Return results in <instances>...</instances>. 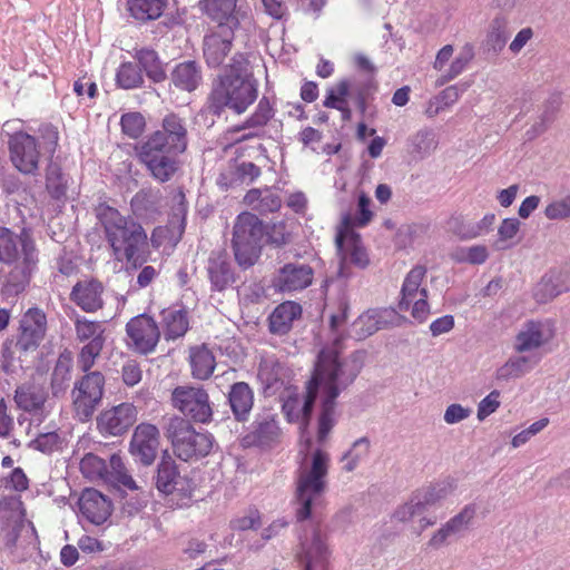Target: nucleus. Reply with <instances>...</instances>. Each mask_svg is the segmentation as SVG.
I'll use <instances>...</instances> for the list:
<instances>
[{
    "label": "nucleus",
    "mask_w": 570,
    "mask_h": 570,
    "mask_svg": "<svg viewBox=\"0 0 570 570\" xmlns=\"http://www.w3.org/2000/svg\"><path fill=\"white\" fill-rule=\"evenodd\" d=\"M79 510L92 524H102L112 511L111 501L95 489H86L79 499Z\"/></svg>",
    "instance_id": "nucleus-25"
},
{
    "label": "nucleus",
    "mask_w": 570,
    "mask_h": 570,
    "mask_svg": "<svg viewBox=\"0 0 570 570\" xmlns=\"http://www.w3.org/2000/svg\"><path fill=\"white\" fill-rule=\"evenodd\" d=\"M330 455L323 450H315L301 461L296 476L294 502L296 518L304 521L311 518L324 504L327 490Z\"/></svg>",
    "instance_id": "nucleus-4"
},
{
    "label": "nucleus",
    "mask_w": 570,
    "mask_h": 570,
    "mask_svg": "<svg viewBox=\"0 0 570 570\" xmlns=\"http://www.w3.org/2000/svg\"><path fill=\"white\" fill-rule=\"evenodd\" d=\"M161 194L158 189L139 190L131 199L132 213L140 218H154L159 213Z\"/></svg>",
    "instance_id": "nucleus-36"
},
{
    "label": "nucleus",
    "mask_w": 570,
    "mask_h": 570,
    "mask_svg": "<svg viewBox=\"0 0 570 570\" xmlns=\"http://www.w3.org/2000/svg\"><path fill=\"white\" fill-rule=\"evenodd\" d=\"M412 150L420 157L430 155L435 149L434 134L430 129H422L411 138Z\"/></svg>",
    "instance_id": "nucleus-55"
},
{
    "label": "nucleus",
    "mask_w": 570,
    "mask_h": 570,
    "mask_svg": "<svg viewBox=\"0 0 570 570\" xmlns=\"http://www.w3.org/2000/svg\"><path fill=\"white\" fill-rule=\"evenodd\" d=\"M298 558L303 570H328L330 551L320 530L314 529L311 537L305 538Z\"/></svg>",
    "instance_id": "nucleus-23"
},
{
    "label": "nucleus",
    "mask_w": 570,
    "mask_h": 570,
    "mask_svg": "<svg viewBox=\"0 0 570 570\" xmlns=\"http://www.w3.org/2000/svg\"><path fill=\"white\" fill-rule=\"evenodd\" d=\"M102 291L99 282H79L73 286L70 296L81 309L91 313L102 307Z\"/></svg>",
    "instance_id": "nucleus-31"
},
{
    "label": "nucleus",
    "mask_w": 570,
    "mask_h": 570,
    "mask_svg": "<svg viewBox=\"0 0 570 570\" xmlns=\"http://www.w3.org/2000/svg\"><path fill=\"white\" fill-rule=\"evenodd\" d=\"M367 90V87L356 80H342L328 91L324 106L340 110L343 119H350V101H353L363 111L365 109Z\"/></svg>",
    "instance_id": "nucleus-13"
},
{
    "label": "nucleus",
    "mask_w": 570,
    "mask_h": 570,
    "mask_svg": "<svg viewBox=\"0 0 570 570\" xmlns=\"http://www.w3.org/2000/svg\"><path fill=\"white\" fill-rule=\"evenodd\" d=\"M48 399V392L40 383L28 382L17 387L14 402L26 412H42Z\"/></svg>",
    "instance_id": "nucleus-29"
},
{
    "label": "nucleus",
    "mask_w": 570,
    "mask_h": 570,
    "mask_svg": "<svg viewBox=\"0 0 570 570\" xmlns=\"http://www.w3.org/2000/svg\"><path fill=\"white\" fill-rule=\"evenodd\" d=\"M10 158L22 174H35L39 166L40 151L36 138L27 132L14 134L9 141Z\"/></svg>",
    "instance_id": "nucleus-15"
},
{
    "label": "nucleus",
    "mask_w": 570,
    "mask_h": 570,
    "mask_svg": "<svg viewBox=\"0 0 570 570\" xmlns=\"http://www.w3.org/2000/svg\"><path fill=\"white\" fill-rule=\"evenodd\" d=\"M282 364L274 357H265L261 361L258 367V377L267 386L271 387L282 379Z\"/></svg>",
    "instance_id": "nucleus-53"
},
{
    "label": "nucleus",
    "mask_w": 570,
    "mask_h": 570,
    "mask_svg": "<svg viewBox=\"0 0 570 570\" xmlns=\"http://www.w3.org/2000/svg\"><path fill=\"white\" fill-rule=\"evenodd\" d=\"M228 401L235 417L245 421L254 404V393L245 382H237L232 385Z\"/></svg>",
    "instance_id": "nucleus-35"
},
{
    "label": "nucleus",
    "mask_w": 570,
    "mask_h": 570,
    "mask_svg": "<svg viewBox=\"0 0 570 570\" xmlns=\"http://www.w3.org/2000/svg\"><path fill=\"white\" fill-rule=\"evenodd\" d=\"M169 81L177 90L195 91L203 81L202 68L196 61L179 62L170 71Z\"/></svg>",
    "instance_id": "nucleus-27"
},
{
    "label": "nucleus",
    "mask_w": 570,
    "mask_h": 570,
    "mask_svg": "<svg viewBox=\"0 0 570 570\" xmlns=\"http://www.w3.org/2000/svg\"><path fill=\"white\" fill-rule=\"evenodd\" d=\"M554 336L549 322L528 321L514 337L513 350L518 354L534 352L548 344Z\"/></svg>",
    "instance_id": "nucleus-17"
},
{
    "label": "nucleus",
    "mask_w": 570,
    "mask_h": 570,
    "mask_svg": "<svg viewBox=\"0 0 570 570\" xmlns=\"http://www.w3.org/2000/svg\"><path fill=\"white\" fill-rule=\"evenodd\" d=\"M175 454L183 461L197 460L209 454L213 436L207 432H197L193 425L180 416H171L165 428Z\"/></svg>",
    "instance_id": "nucleus-7"
},
{
    "label": "nucleus",
    "mask_w": 570,
    "mask_h": 570,
    "mask_svg": "<svg viewBox=\"0 0 570 570\" xmlns=\"http://www.w3.org/2000/svg\"><path fill=\"white\" fill-rule=\"evenodd\" d=\"M235 259L243 268L253 266L259 257L261 244L233 240Z\"/></svg>",
    "instance_id": "nucleus-50"
},
{
    "label": "nucleus",
    "mask_w": 570,
    "mask_h": 570,
    "mask_svg": "<svg viewBox=\"0 0 570 570\" xmlns=\"http://www.w3.org/2000/svg\"><path fill=\"white\" fill-rule=\"evenodd\" d=\"M73 357L71 352H62L51 373V390L53 395L65 393L71 380Z\"/></svg>",
    "instance_id": "nucleus-37"
},
{
    "label": "nucleus",
    "mask_w": 570,
    "mask_h": 570,
    "mask_svg": "<svg viewBox=\"0 0 570 570\" xmlns=\"http://www.w3.org/2000/svg\"><path fill=\"white\" fill-rule=\"evenodd\" d=\"M105 483H109L117 487H125L129 490L137 489L136 482L128 474L124 462L118 454H112L107 463V471L105 475Z\"/></svg>",
    "instance_id": "nucleus-41"
},
{
    "label": "nucleus",
    "mask_w": 570,
    "mask_h": 570,
    "mask_svg": "<svg viewBox=\"0 0 570 570\" xmlns=\"http://www.w3.org/2000/svg\"><path fill=\"white\" fill-rule=\"evenodd\" d=\"M264 236V226L257 216L250 213L238 215L234 225L233 240L261 244Z\"/></svg>",
    "instance_id": "nucleus-33"
},
{
    "label": "nucleus",
    "mask_w": 570,
    "mask_h": 570,
    "mask_svg": "<svg viewBox=\"0 0 570 570\" xmlns=\"http://www.w3.org/2000/svg\"><path fill=\"white\" fill-rule=\"evenodd\" d=\"M313 268L306 264L288 263L281 267L274 277L273 285L282 293L303 291L313 282Z\"/></svg>",
    "instance_id": "nucleus-20"
},
{
    "label": "nucleus",
    "mask_w": 570,
    "mask_h": 570,
    "mask_svg": "<svg viewBox=\"0 0 570 570\" xmlns=\"http://www.w3.org/2000/svg\"><path fill=\"white\" fill-rule=\"evenodd\" d=\"M76 337L87 344H105V327L101 322L89 321L86 317H77L75 321Z\"/></svg>",
    "instance_id": "nucleus-42"
},
{
    "label": "nucleus",
    "mask_w": 570,
    "mask_h": 570,
    "mask_svg": "<svg viewBox=\"0 0 570 570\" xmlns=\"http://www.w3.org/2000/svg\"><path fill=\"white\" fill-rule=\"evenodd\" d=\"M178 476L175 461L170 456H163L157 471V489L166 494L171 493L178 482Z\"/></svg>",
    "instance_id": "nucleus-44"
},
{
    "label": "nucleus",
    "mask_w": 570,
    "mask_h": 570,
    "mask_svg": "<svg viewBox=\"0 0 570 570\" xmlns=\"http://www.w3.org/2000/svg\"><path fill=\"white\" fill-rule=\"evenodd\" d=\"M105 344L95 343L86 344L82 346L78 354V367L82 372H88L96 363L97 357L100 355Z\"/></svg>",
    "instance_id": "nucleus-58"
},
{
    "label": "nucleus",
    "mask_w": 570,
    "mask_h": 570,
    "mask_svg": "<svg viewBox=\"0 0 570 570\" xmlns=\"http://www.w3.org/2000/svg\"><path fill=\"white\" fill-rule=\"evenodd\" d=\"M234 28L230 24L217 26L204 38V57L208 66L218 67L223 63L232 48Z\"/></svg>",
    "instance_id": "nucleus-24"
},
{
    "label": "nucleus",
    "mask_w": 570,
    "mask_h": 570,
    "mask_svg": "<svg viewBox=\"0 0 570 570\" xmlns=\"http://www.w3.org/2000/svg\"><path fill=\"white\" fill-rule=\"evenodd\" d=\"M256 98L257 85L248 70L247 59L244 55L236 53L213 88L212 105L217 112L228 108L240 115Z\"/></svg>",
    "instance_id": "nucleus-5"
},
{
    "label": "nucleus",
    "mask_w": 570,
    "mask_h": 570,
    "mask_svg": "<svg viewBox=\"0 0 570 570\" xmlns=\"http://www.w3.org/2000/svg\"><path fill=\"white\" fill-rule=\"evenodd\" d=\"M80 471L91 481H105L107 462L96 454L88 453L80 461Z\"/></svg>",
    "instance_id": "nucleus-49"
},
{
    "label": "nucleus",
    "mask_w": 570,
    "mask_h": 570,
    "mask_svg": "<svg viewBox=\"0 0 570 570\" xmlns=\"http://www.w3.org/2000/svg\"><path fill=\"white\" fill-rule=\"evenodd\" d=\"M0 518L13 528L22 523L24 510L19 495H7L0 500Z\"/></svg>",
    "instance_id": "nucleus-45"
},
{
    "label": "nucleus",
    "mask_w": 570,
    "mask_h": 570,
    "mask_svg": "<svg viewBox=\"0 0 570 570\" xmlns=\"http://www.w3.org/2000/svg\"><path fill=\"white\" fill-rule=\"evenodd\" d=\"M476 514V505L466 504L458 514L452 517L446 523L452 532L456 535L469 529Z\"/></svg>",
    "instance_id": "nucleus-54"
},
{
    "label": "nucleus",
    "mask_w": 570,
    "mask_h": 570,
    "mask_svg": "<svg viewBox=\"0 0 570 570\" xmlns=\"http://www.w3.org/2000/svg\"><path fill=\"white\" fill-rule=\"evenodd\" d=\"M544 216L550 220L570 218V194L549 203L544 208Z\"/></svg>",
    "instance_id": "nucleus-61"
},
{
    "label": "nucleus",
    "mask_w": 570,
    "mask_h": 570,
    "mask_svg": "<svg viewBox=\"0 0 570 570\" xmlns=\"http://www.w3.org/2000/svg\"><path fill=\"white\" fill-rule=\"evenodd\" d=\"M540 361L541 355L538 353L513 355L495 371V380L499 382H508L522 377L532 371Z\"/></svg>",
    "instance_id": "nucleus-28"
},
{
    "label": "nucleus",
    "mask_w": 570,
    "mask_h": 570,
    "mask_svg": "<svg viewBox=\"0 0 570 570\" xmlns=\"http://www.w3.org/2000/svg\"><path fill=\"white\" fill-rule=\"evenodd\" d=\"M508 39L507 21L503 18H495L488 35V42L494 50L503 48Z\"/></svg>",
    "instance_id": "nucleus-59"
},
{
    "label": "nucleus",
    "mask_w": 570,
    "mask_h": 570,
    "mask_svg": "<svg viewBox=\"0 0 570 570\" xmlns=\"http://www.w3.org/2000/svg\"><path fill=\"white\" fill-rule=\"evenodd\" d=\"M97 217L117 259L125 258L134 267L147 259L148 237L139 223L108 205L97 208Z\"/></svg>",
    "instance_id": "nucleus-2"
},
{
    "label": "nucleus",
    "mask_w": 570,
    "mask_h": 570,
    "mask_svg": "<svg viewBox=\"0 0 570 570\" xmlns=\"http://www.w3.org/2000/svg\"><path fill=\"white\" fill-rule=\"evenodd\" d=\"M456 480L446 478L429 487L422 488L413 492L409 501L397 507L393 513V518L400 522H409L420 517L419 528L421 531L435 524V519H430L423 514L430 509L440 505L444 500L453 495L456 491Z\"/></svg>",
    "instance_id": "nucleus-6"
},
{
    "label": "nucleus",
    "mask_w": 570,
    "mask_h": 570,
    "mask_svg": "<svg viewBox=\"0 0 570 570\" xmlns=\"http://www.w3.org/2000/svg\"><path fill=\"white\" fill-rule=\"evenodd\" d=\"M135 58L138 60L147 76L155 82L166 79V72L163 69L161 61L157 52L153 49L142 48L136 51Z\"/></svg>",
    "instance_id": "nucleus-43"
},
{
    "label": "nucleus",
    "mask_w": 570,
    "mask_h": 570,
    "mask_svg": "<svg viewBox=\"0 0 570 570\" xmlns=\"http://www.w3.org/2000/svg\"><path fill=\"white\" fill-rule=\"evenodd\" d=\"M126 331L131 344L141 354L151 353L160 337L157 323L145 314L131 318L126 325Z\"/></svg>",
    "instance_id": "nucleus-18"
},
{
    "label": "nucleus",
    "mask_w": 570,
    "mask_h": 570,
    "mask_svg": "<svg viewBox=\"0 0 570 570\" xmlns=\"http://www.w3.org/2000/svg\"><path fill=\"white\" fill-rule=\"evenodd\" d=\"M341 338L318 354L314 375L305 393L287 390L283 400V413L288 422L299 423L306 429L314 402L320 394L322 412L318 419L317 439L324 442L335 424V400L357 376L366 360L365 351H355L346 360L340 358Z\"/></svg>",
    "instance_id": "nucleus-1"
},
{
    "label": "nucleus",
    "mask_w": 570,
    "mask_h": 570,
    "mask_svg": "<svg viewBox=\"0 0 570 570\" xmlns=\"http://www.w3.org/2000/svg\"><path fill=\"white\" fill-rule=\"evenodd\" d=\"M137 151L150 175L160 183L170 180L179 169L178 153H167V150L147 142H141Z\"/></svg>",
    "instance_id": "nucleus-12"
},
{
    "label": "nucleus",
    "mask_w": 570,
    "mask_h": 570,
    "mask_svg": "<svg viewBox=\"0 0 570 570\" xmlns=\"http://www.w3.org/2000/svg\"><path fill=\"white\" fill-rule=\"evenodd\" d=\"M105 377L98 372H90L76 382L72 390V404L79 420L87 421L92 416L101 402Z\"/></svg>",
    "instance_id": "nucleus-10"
},
{
    "label": "nucleus",
    "mask_w": 570,
    "mask_h": 570,
    "mask_svg": "<svg viewBox=\"0 0 570 570\" xmlns=\"http://www.w3.org/2000/svg\"><path fill=\"white\" fill-rule=\"evenodd\" d=\"M562 102V96L558 92L550 95L544 100L541 107L539 121L535 122L531 130L528 131L530 138L537 137L548 129V127L556 120L557 115L561 109Z\"/></svg>",
    "instance_id": "nucleus-38"
},
{
    "label": "nucleus",
    "mask_w": 570,
    "mask_h": 570,
    "mask_svg": "<svg viewBox=\"0 0 570 570\" xmlns=\"http://www.w3.org/2000/svg\"><path fill=\"white\" fill-rule=\"evenodd\" d=\"M0 262L12 266L2 293L6 296H16L23 292L38 263V252L26 229L16 235L9 228L0 226Z\"/></svg>",
    "instance_id": "nucleus-3"
},
{
    "label": "nucleus",
    "mask_w": 570,
    "mask_h": 570,
    "mask_svg": "<svg viewBox=\"0 0 570 570\" xmlns=\"http://www.w3.org/2000/svg\"><path fill=\"white\" fill-rule=\"evenodd\" d=\"M189 364L194 379L207 380L216 367V360L213 352L202 344L189 348Z\"/></svg>",
    "instance_id": "nucleus-34"
},
{
    "label": "nucleus",
    "mask_w": 570,
    "mask_h": 570,
    "mask_svg": "<svg viewBox=\"0 0 570 570\" xmlns=\"http://www.w3.org/2000/svg\"><path fill=\"white\" fill-rule=\"evenodd\" d=\"M473 57V48L466 45L451 62L448 72L441 77L440 85H444L461 75L466 69Z\"/></svg>",
    "instance_id": "nucleus-52"
},
{
    "label": "nucleus",
    "mask_w": 570,
    "mask_h": 570,
    "mask_svg": "<svg viewBox=\"0 0 570 570\" xmlns=\"http://www.w3.org/2000/svg\"><path fill=\"white\" fill-rule=\"evenodd\" d=\"M370 454V441L366 438L356 440L347 453L343 456L344 470L354 471Z\"/></svg>",
    "instance_id": "nucleus-48"
},
{
    "label": "nucleus",
    "mask_w": 570,
    "mask_h": 570,
    "mask_svg": "<svg viewBox=\"0 0 570 570\" xmlns=\"http://www.w3.org/2000/svg\"><path fill=\"white\" fill-rule=\"evenodd\" d=\"M124 134L130 138H138L145 129V118L139 112L125 114L121 117Z\"/></svg>",
    "instance_id": "nucleus-60"
},
{
    "label": "nucleus",
    "mask_w": 570,
    "mask_h": 570,
    "mask_svg": "<svg viewBox=\"0 0 570 570\" xmlns=\"http://www.w3.org/2000/svg\"><path fill=\"white\" fill-rule=\"evenodd\" d=\"M206 271L212 288L215 291L222 292L235 283V275L225 250L210 253Z\"/></svg>",
    "instance_id": "nucleus-26"
},
{
    "label": "nucleus",
    "mask_w": 570,
    "mask_h": 570,
    "mask_svg": "<svg viewBox=\"0 0 570 570\" xmlns=\"http://www.w3.org/2000/svg\"><path fill=\"white\" fill-rule=\"evenodd\" d=\"M144 142L163 148L167 153H185L188 146L186 119L174 112L166 115L160 129L153 132Z\"/></svg>",
    "instance_id": "nucleus-11"
},
{
    "label": "nucleus",
    "mask_w": 570,
    "mask_h": 570,
    "mask_svg": "<svg viewBox=\"0 0 570 570\" xmlns=\"http://www.w3.org/2000/svg\"><path fill=\"white\" fill-rule=\"evenodd\" d=\"M163 322L166 340H176L184 336L189 327L187 313L183 309H165L163 312Z\"/></svg>",
    "instance_id": "nucleus-40"
},
{
    "label": "nucleus",
    "mask_w": 570,
    "mask_h": 570,
    "mask_svg": "<svg viewBox=\"0 0 570 570\" xmlns=\"http://www.w3.org/2000/svg\"><path fill=\"white\" fill-rule=\"evenodd\" d=\"M171 405L186 417L199 423H208L213 416L209 395L203 387L180 385L173 390Z\"/></svg>",
    "instance_id": "nucleus-9"
},
{
    "label": "nucleus",
    "mask_w": 570,
    "mask_h": 570,
    "mask_svg": "<svg viewBox=\"0 0 570 570\" xmlns=\"http://www.w3.org/2000/svg\"><path fill=\"white\" fill-rule=\"evenodd\" d=\"M558 279L559 276L553 274L544 275L542 277L538 288V291L541 293L542 299L553 298L567 289L566 287H561L557 284Z\"/></svg>",
    "instance_id": "nucleus-63"
},
{
    "label": "nucleus",
    "mask_w": 570,
    "mask_h": 570,
    "mask_svg": "<svg viewBox=\"0 0 570 570\" xmlns=\"http://www.w3.org/2000/svg\"><path fill=\"white\" fill-rule=\"evenodd\" d=\"M159 445V431L149 423L139 424L130 441V452L142 464L150 465L157 455Z\"/></svg>",
    "instance_id": "nucleus-21"
},
{
    "label": "nucleus",
    "mask_w": 570,
    "mask_h": 570,
    "mask_svg": "<svg viewBox=\"0 0 570 570\" xmlns=\"http://www.w3.org/2000/svg\"><path fill=\"white\" fill-rule=\"evenodd\" d=\"M238 0H200L199 7L218 26L237 27L236 8Z\"/></svg>",
    "instance_id": "nucleus-32"
},
{
    "label": "nucleus",
    "mask_w": 570,
    "mask_h": 570,
    "mask_svg": "<svg viewBox=\"0 0 570 570\" xmlns=\"http://www.w3.org/2000/svg\"><path fill=\"white\" fill-rule=\"evenodd\" d=\"M47 332V316L38 307L29 308L20 320L19 335L16 343L20 352L36 351Z\"/></svg>",
    "instance_id": "nucleus-14"
},
{
    "label": "nucleus",
    "mask_w": 570,
    "mask_h": 570,
    "mask_svg": "<svg viewBox=\"0 0 570 570\" xmlns=\"http://www.w3.org/2000/svg\"><path fill=\"white\" fill-rule=\"evenodd\" d=\"M261 524L259 512L257 510H250L247 514L233 519L229 525L234 531H246L257 529Z\"/></svg>",
    "instance_id": "nucleus-62"
},
{
    "label": "nucleus",
    "mask_w": 570,
    "mask_h": 570,
    "mask_svg": "<svg viewBox=\"0 0 570 570\" xmlns=\"http://www.w3.org/2000/svg\"><path fill=\"white\" fill-rule=\"evenodd\" d=\"M371 199L365 193H361L357 200V210L354 217V225L358 227L366 226L373 218L370 209Z\"/></svg>",
    "instance_id": "nucleus-64"
},
{
    "label": "nucleus",
    "mask_w": 570,
    "mask_h": 570,
    "mask_svg": "<svg viewBox=\"0 0 570 570\" xmlns=\"http://www.w3.org/2000/svg\"><path fill=\"white\" fill-rule=\"evenodd\" d=\"M46 186L49 194L56 199L62 198L67 193L68 179L57 163L51 161L48 165Z\"/></svg>",
    "instance_id": "nucleus-46"
},
{
    "label": "nucleus",
    "mask_w": 570,
    "mask_h": 570,
    "mask_svg": "<svg viewBox=\"0 0 570 570\" xmlns=\"http://www.w3.org/2000/svg\"><path fill=\"white\" fill-rule=\"evenodd\" d=\"M165 4V0H129L128 11L136 20L146 22L158 19L163 14Z\"/></svg>",
    "instance_id": "nucleus-39"
},
{
    "label": "nucleus",
    "mask_w": 570,
    "mask_h": 570,
    "mask_svg": "<svg viewBox=\"0 0 570 570\" xmlns=\"http://www.w3.org/2000/svg\"><path fill=\"white\" fill-rule=\"evenodd\" d=\"M137 421V409L131 403H121L102 411L97 419L101 434L118 436L126 433Z\"/></svg>",
    "instance_id": "nucleus-16"
},
{
    "label": "nucleus",
    "mask_w": 570,
    "mask_h": 570,
    "mask_svg": "<svg viewBox=\"0 0 570 570\" xmlns=\"http://www.w3.org/2000/svg\"><path fill=\"white\" fill-rule=\"evenodd\" d=\"M335 242L337 253L341 257V267L338 271L341 276H347L345 268L348 264L358 268H364L368 265L367 253L357 235L348 232H340L336 235Z\"/></svg>",
    "instance_id": "nucleus-22"
},
{
    "label": "nucleus",
    "mask_w": 570,
    "mask_h": 570,
    "mask_svg": "<svg viewBox=\"0 0 570 570\" xmlns=\"http://www.w3.org/2000/svg\"><path fill=\"white\" fill-rule=\"evenodd\" d=\"M255 434L257 440L263 444L276 440L279 435V428L276 420L272 416H265L256 421Z\"/></svg>",
    "instance_id": "nucleus-57"
},
{
    "label": "nucleus",
    "mask_w": 570,
    "mask_h": 570,
    "mask_svg": "<svg viewBox=\"0 0 570 570\" xmlns=\"http://www.w3.org/2000/svg\"><path fill=\"white\" fill-rule=\"evenodd\" d=\"M274 117V108L268 100V98L263 97L255 111L252 114V116L240 126L237 127L235 130L238 131L240 129L245 128H253V129H259L263 128L267 122Z\"/></svg>",
    "instance_id": "nucleus-47"
},
{
    "label": "nucleus",
    "mask_w": 570,
    "mask_h": 570,
    "mask_svg": "<svg viewBox=\"0 0 570 570\" xmlns=\"http://www.w3.org/2000/svg\"><path fill=\"white\" fill-rule=\"evenodd\" d=\"M449 230L462 240L476 238L474 222L465 219L461 215L452 216L448 220Z\"/></svg>",
    "instance_id": "nucleus-56"
},
{
    "label": "nucleus",
    "mask_w": 570,
    "mask_h": 570,
    "mask_svg": "<svg viewBox=\"0 0 570 570\" xmlns=\"http://www.w3.org/2000/svg\"><path fill=\"white\" fill-rule=\"evenodd\" d=\"M301 316L302 306L296 302L286 301L279 304L269 315V331L276 335H285Z\"/></svg>",
    "instance_id": "nucleus-30"
},
{
    "label": "nucleus",
    "mask_w": 570,
    "mask_h": 570,
    "mask_svg": "<svg viewBox=\"0 0 570 570\" xmlns=\"http://www.w3.org/2000/svg\"><path fill=\"white\" fill-rule=\"evenodd\" d=\"M400 315L394 309H367L351 325V335L356 340H365L382 328L397 324Z\"/></svg>",
    "instance_id": "nucleus-19"
},
{
    "label": "nucleus",
    "mask_w": 570,
    "mask_h": 570,
    "mask_svg": "<svg viewBox=\"0 0 570 570\" xmlns=\"http://www.w3.org/2000/svg\"><path fill=\"white\" fill-rule=\"evenodd\" d=\"M426 273L428 269L423 265H415L410 269L404 277L399 303L402 311L411 308L412 317L420 323L425 322L430 315L429 289L424 282Z\"/></svg>",
    "instance_id": "nucleus-8"
},
{
    "label": "nucleus",
    "mask_w": 570,
    "mask_h": 570,
    "mask_svg": "<svg viewBox=\"0 0 570 570\" xmlns=\"http://www.w3.org/2000/svg\"><path fill=\"white\" fill-rule=\"evenodd\" d=\"M116 79L118 85L125 89L137 88L144 82L141 71L132 62L121 63Z\"/></svg>",
    "instance_id": "nucleus-51"
}]
</instances>
